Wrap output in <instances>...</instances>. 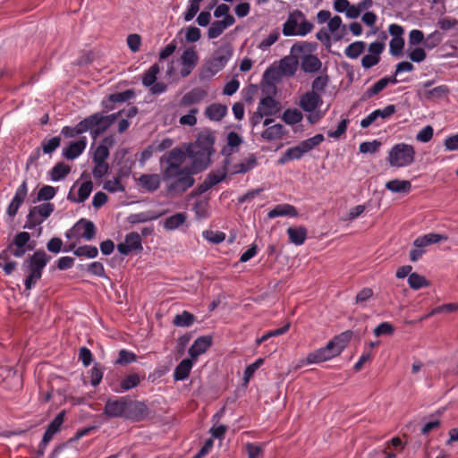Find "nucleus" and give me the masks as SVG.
I'll return each instance as SVG.
<instances>
[{"mask_svg": "<svg viewBox=\"0 0 458 458\" xmlns=\"http://www.w3.org/2000/svg\"><path fill=\"white\" fill-rule=\"evenodd\" d=\"M387 87V82L386 80L381 78L376 83H374L370 88H369L360 97V101L365 102L374 96L378 95L381 91H383Z\"/></svg>", "mask_w": 458, "mask_h": 458, "instance_id": "obj_34", "label": "nucleus"}, {"mask_svg": "<svg viewBox=\"0 0 458 458\" xmlns=\"http://www.w3.org/2000/svg\"><path fill=\"white\" fill-rule=\"evenodd\" d=\"M298 63L296 60L284 57L280 61L278 71L282 75L284 76H293L297 71Z\"/></svg>", "mask_w": 458, "mask_h": 458, "instance_id": "obj_31", "label": "nucleus"}, {"mask_svg": "<svg viewBox=\"0 0 458 458\" xmlns=\"http://www.w3.org/2000/svg\"><path fill=\"white\" fill-rule=\"evenodd\" d=\"M329 78L326 75H320L318 76L313 81H312V90L311 92H316L319 94L320 92H324L326 87L327 86Z\"/></svg>", "mask_w": 458, "mask_h": 458, "instance_id": "obj_54", "label": "nucleus"}, {"mask_svg": "<svg viewBox=\"0 0 458 458\" xmlns=\"http://www.w3.org/2000/svg\"><path fill=\"white\" fill-rule=\"evenodd\" d=\"M56 194V190L55 187L50 185H44L38 192L37 200H50L54 199Z\"/></svg>", "mask_w": 458, "mask_h": 458, "instance_id": "obj_52", "label": "nucleus"}, {"mask_svg": "<svg viewBox=\"0 0 458 458\" xmlns=\"http://www.w3.org/2000/svg\"><path fill=\"white\" fill-rule=\"evenodd\" d=\"M433 135V127L431 125H427L417 133L416 140L420 142L427 143L431 140Z\"/></svg>", "mask_w": 458, "mask_h": 458, "instance_id": "obj_56", "label": "nucleus"}, {"mask_svg": "<svg viewBox=\"0 0 458 458\" xmlns=\"http://www.w3.org/2000/svg\"><path fill=\"white\" fill-rule=\"evenodd\" d=\"M304 18V13L300 10H295L291 13L283 24V34L286 37L296 36L297 28H299V21Z\"/></svg>", "mask_w": 458, "mask_h": 458, "instance_id": "obj_15", "label": "nucleus"}, {"mask_svg": "<svg viewBox=\"0 0 458 458\" xmlns=\"http://www.w3.org/2000/svg\"><path fill=\"white\" fill-rule=\"evenodd\" d=\"M411 266H409V265L403 266L397 269L396 277L404 278L407 276H409V277H408L409 286H428V282L427 281V279L424 276H422L417 273L411 274Z\"/></svg>", "mask_w": 458, "mask_h": 458, "instance_id": "obj_12", "label": "nucleus"}, {"mask_svg": "<svg viewBox=\"0 0 458 458\" xmlns=\"http://www.w3.org/2000/svg\"><path fill=\"white\" fill-rule=\"evenodd\" d=\"M386 188L392 192H403L407 193L411 189V183L407 180L394 179L388 181L386 183Z\"/></svg>", "mask_w": 458, "mask_h": 458, "instance_id": "obj_30", "label": "nucleus"}, {"mask_svg": "<svg viewBox=\"0 0 458 458\" xmlns=\"http://www.w3.org/2000/svg\"><path fill=\"white\" fill-rule=\"evenodd\" d=\"M55 210V205L47 202L32 207L27 215L25 228L34 229L41 225L44 219L49 217Z\"/></svg>", "mask_w": 458, "mask_h": 458, "instance_id": "obj_6", "label": "nucleus"}, {"mask_svg": "<svg viewBox=\"0 0 458 458\" xmlns=\"http://www.w3.org/2000/svg\"><path fill=\"white\" fill-rule=\"evenodd\" d=\"M93 190V183L91 181H86L81 183L78 191V198H72L71 194L68 195V199L77 202L82 203L84 202L90 195Z\"/></svg>", "mask_w": 458, "mask_h": 458, "instance_id": "obj_36", "label": "nucleus"}, {"mask_svg": "<svg viewBox=\"0 0 458 458\" xmlns=\"http://www.w3.org/2000/svg\"><path fill=\"white\" fill-rule=\"evenodd\" d=\"M228 174H230V169L222 166V168L217 172H212L208 174L206 177V180L213 187L220 182L224 181Z\"/></svg>", "mask_w": 458, "mask_h": 458, "instance_id": "obj_45", "label": "nucleus"}, {"mask_svg": "<svg viewBox=\"0 0 458 458\" xmlns=\"http://www.w3.org/2000/svg\"><path fill=\"white\" fill-rule=\"evenodd\" d=\"M306 152L302 149L301 143L293 148H289L284 156L278 160V164L283 165L286 162L301 159Z\"/></svg>", "mask_w": 458, "mask_h": 458, "instance_id": "obj_32", "label": "nucleus"}, {"mask_svg": "<svg viewBox=\"0 0 458 458\" xmlns=\"http://www.w3.org/2000/svg\"><path fill=\"white\" fill-rule=\"evenodd\" d=\"M227 108L222 104L209 105L205 111V114L212 121H221L226 114Z\"/></svg>", "mask_w": 458, "mask_h": 458, "instance_id": "obj_28", "label": "nucleus"}, {"mask_svg": "<svg viewBox=\"0 0 458 458\" xmlns=\"http://www.w3.org/2000/svg\"><path fill=\"white\" fill-rule=\"evenodd\" d=\"M281 73L278 69L268 68L264 72V79L271 85L280 81Z\"/></svg>", "mask_w": 458, "mask_h": 458, "instance_id": "obj_64", "label": "nucleus"}, {"mask_svg": "<svg viewBox=\"0 0 458 458\" xmlns=\"http://www.w3.org/2000/svg\"><path fill=\"white\" fill-rule=\"evenodd\" d=\"M297 216L296 208L291 204H278L267 213V217L270 219L277 216L295 217Z\"/></svg>", "mask_w": 458, "mask_h": 458, "instance_id": "obj_20", "label": "nucleus"}, {"mask_svg": "<svg viewBox=\"0 0 458 458\" xmlns=\"http://www.w3.org/2000/svg\"><path fill=\"white\" fill-rule=\"evenodd\" d=\"M322 63L320 59L314 55H305L301 62V69L305 72H316L321 69Z\"/></svg>", "mask_w": 458, "mask_h": 458, "instance_id": "obj_29", "label": "nucleus"}, {"mask_svg": "<svg viewBox=\"0 0 458 458\" xmlns=\"http://www.w3.org/2000/svg\"><path fill=\"white\" fill-rule=\"evenodd\" d=\"M449 93V88L443 84L437 86L433 89H427L424 92V96L427 99H440L447 96Z\"/></svg>", "mask_w": 458, "mask_h": 458, "instance_id": "obj_42", "label": "nucleus"}, {"mask_svg": "<svg viewBox=\"0 0 458 458\" xmlns=\"http://www.w3.org/2000/svg\"><path fill=\"white\" fill-rule=\"evenodd\" d=\"M76 234L87 241H91L96 236V226L90 220L81 218L73 226Z\"/></svg>", "mask_w": 458, "mask_h": 458, "instance_id": "obj_13", "label": "nucleus"}, {"mask_svg": "<svg viewBox=\"0 0 458 458\" xmlns=\"http://www.w3.org/2000/svg\"><path fill=\"white\" fill-rule=\"evenodd\" d=\"M415 149L407 143H398L392 147L388 152V162L393 167H404L411 165L415 160Z\"/></svg>", "mask_w": 458, "mask_h": 458, "instance_id": "obj_4", "label": "nucleus"}, {"mask_svg": "<svg viewBox=\"0 0 458 458\" xmlns=\"http://www.w3.org/2000/svg\"><path fill=\"white\" fill-rule=\"evenodd\" d=\"M258 165L257 157L254 154L249 155L248 157L244 158L241 163L233 165L230 167L231 174H245Z\"/></svg>", "mask_w": 458, "mask_h": 458, "instance_id": "obj_19", "label": "nucleus"}, {"mask_svg": "<svg viewBox=\"0 0 458 458\" xmlns=\"http://www.w3.org/2000/svg\"><path fill=\"white\" fill-rule=\"evenodd\" d=\"M285 132L284 126L277 123L268 126L265 131H263L261 137L267 141H272L281 140L285 135Z\"/></svg>", "mask_w": 458, "mask_h": 458, "instance_id": "obj_25", "label": "nucleus"}, {"mask_svg": "<svg viewBox=\"0 0 458 458\" xmlns=\"http://www.w3.org/2000/svg\"><path fill=\"white\" fill-rule=\"evenodd\" d=\"M258 108L261 109L263 114H266V116H271L278 113L280 104L272 97L267 96L260 99Z\"/></svg>", "mask_w": 458, "mask_h": 458, "instance_id": "obj_21", "label": "nucleus"}, {"mask_svg": "<svg viewBox=\"0 0 458 458\" xmlns=\"http://www.w3.org/2000/svg\"><path fill=\"white\" fill-rule=\"evenodd\" d=\"M137 185L145 191L154 192L161 184V176L157 174H143L136 179Z\"/></svg>", "mask_w": 458, "mask_h": 458, "instance_id": "obj_11", "label": "nucleus"}, {"mask_svg": "<svg viewBox=\"0 0 458 458\" xmlns=\"http://www.w3.org/2000/svg\"><path fill=\"white\" fill-rule=\"evenodd\" d=\"M109 157V149L104 145H98L93 154V162H106Z\"/></svg>", "mask_w": 458, "mask_h": 458, "instance_id": "obj_60", "label": "nucleus"}, {"mask_svg": "<svg viewBox=\"0 0 458 458\" xmlns=\"http://www.w3.org/2000/svg\"><path fill=\"white\" fill-rule=\"evenodd\" d=\"M194 322V316L188 311H182L174 317V324L177 327H189Z\"/></svg>", "mask_w": 458, "mask_h": 458, "instance_id": "obj_49", "label": "nucleus"}, {"mask_svg": "<svg viewBox=\"0 0 458 458\" xmlns=\"http://www.w3.org/2000/svg\"><path fill=\"white\" fill-rule=\"evenodd\" d=\"M233 55V48L230 44L220 46L212 55L209 61V68L214 72L222 70Z\"/></svg>", "mask_w": 458, "mask_h": 458, "instance_id": "obj_8", "label": "nucleus"}, {"mask_svg": "<svg viewBox=\"0 0 458 458\" xmlns=\"http://www.w3.org/2000/svg\"><path fill=\"white\" fill-rule=\"evenodd\" d=\"M373 297V292L371 288H363L360 290L356 297H355V303L365 306L366 302L369 301Z\"/></svg>", "mask_w": 458, "mask_h": 458, "instance_id": "obj_59", "label": "nucleus"}, {"mask_svg": "<svg viewBox=\"0 0 458 458\" xmlns=\"http://www.w3.org/2000/svg\"><path fill=\"white\" fill-rule=\"evenodd\" d=\"M137 356L135 353L126 351L121 350L118 354V359L116 360V364L125 365L131 362L136 361Z\"/></svg>", "mask_w": 458, "mask_h": 458, "instance_id": "obj_58", "label": "nucleus"}, {"mask_svg": "<svg viewBox=\"0 0 458 458\" xmlns=\"http://www.w3.org/2000/svg\"><path fill=\"white\" fill-rule=\"evenodd\" d=\"M87 139L81 137L79 140L71 142L69 146L63 150V156L69 160L77 158L86 148Z\"/></svg>", "mask_w": 458, "mask_h": 458, "instance_id": "obj_18", "label": "nucleus"}, {"mask_svg": "<svg viewBox=\"0 0 458 458\" xmlns=\"http://www.w3.org/2000/svg\"><path fill=\"white\" fill-rule=\"evenodd\" d=\"M182 65L196 67L199 62V56L195 47H187L181 56Z\"/></svg>", "mask_w": 458, "mask_h": 458, "instance_id": "obj_39", "label": "nucleus"}, {"mask_svg": "<svg viewBox=\"0 0 458 458\" xmlns=\"http://www.w3.org/2000/svg\"><path fill=\"white\" fill-rule=\"evenodd\" d=\"M135 96L133 89H127L123 92L109 95L108 99L113 103H123L130 100Z\"/></svg>", "mask_w": 458, "mask_h": 458, "instance_id": "obj_51", "label": "nucleus"}, {"mask_svg": "<svg viewBox=\"0 0 458 458\" xmlns=\"http://www.w3.org/2000/svg\"><path fill=\"white\" fill-rule=\"evenodd\" d=\"M264 360L262 358L258 359L255 362L249 365L244 370L243 379L245 383H248L256 370L263 364Z\"/></svg>", "mask_w": 458, "mask_h": 458, "instance_id": "obj_63", "label": "nucleus"}, {"mask_svg": "<svg viewBox=\"0 0 458 458\" xmlns=\"http://www.w3.org/2000/svg\"><path fill=\"white\" fill-rule=\"evenodd\" d=\"M50 259L51 257L45 250H38L25 260L24 265L27 266L29 275L24 280V286H31L37 284L42 276L44 267Z\"/></svg>", "mask_w": 458, "mask_h": 458, "instance_id": "obj_3", "label": "nucleus"}, {"mask_svg": "<svg viewBox=\"0 0 458 458\" xmlns=\"http://www.w3.org/2000/svg\"><path fill=\"white\" fill-rule=\"evenodd\" d=\"M28 194V186L27 182L23 181L21 184L17 188L15 194L12 199V202L21 207L24 202Z\"/></svg>", "mask_w": 458, "mask_h": 458, "instance_id": "obj_48", "label": "nucleus"}, {"mask_svg": "<svg viewBox=\"0 0 458 458\" xmlns=\"http://www.w3.org/2000/svg\"><path fill=\"white\" fill-rule=\"evenodd\" d=\"M404 47V39L402 38H392L389 42V52L393 56L399 57L403 55V49Z\"/></svg>", "mask_w": 458, "mask_h": 458, "instance_id": "obj_50", "label": "nucleus"}, {"mask_svg": "<svg viewBox=\"0 0 458 458\" xmlns=\"http://www.w3.org/2000/svg\"><path fill=\"white\" fill-rule=\"evenodd\" d=\"M302 118H303V115H302L301 112L296 108L286 109L284 112L283 116H282V119L284 120V122L290 125L300 123L302 120Z\"/></svg>", "mask_w": 458, "mask_h": 458, "instance_id": "obj_44", "label": "nucleus"}, {"mask_svg": "<svg viewBox=\"0 0 458 458\" xmlns=\"http://www.w3.org/2000/svg\"><path fill=\"white\" fill-rule=\"evenodd\" d=\"M235 19L233 16H227L223 20L215 21L211 23L208 30V38L214 39L218 38L230 26L233 25Z\"/></svg>", "mask_w": 458, "mask_h": 458, "instance_id": "obj_14", "label": "nucleus"}, {"mask_svg": "<svg viewBox=\"0 0 458 458\" xmlns=\"http://www.w3.org/2000/svg\"><path fill=\"white\" fill-rule=\"evenodd\" d=\"M160 72V67L158 64H154L151 65L148 70H147L142 78V84L145 87H150L157 81V75Z\"/></svg>", "mask_w": 458, "mask_h": 458, "instance_id": "obj_43", "label": "nucleus"}, {"mask_svg": "<svg viewBox=\"0 0 458 458\" xmlns=\"http://www.w3.org/2000/svg\"><path fill=\"white\" fill-rule=\"evenodd\" d=\"M442 240H446V236H444L439 233H430L416 238L413 242V245L416 248L423 249L424 247L429 246L434 243H437Z\"/></svg>", "mask_w": 458, "mask_h": 458, "instance_id": "obj_24", "label": "nucleus"}, {"mask_svg": "<svg viewBox=\"0 0 458 458\" xmlns=\"http://www.w3.org/2000/svg\"><path fill=\"white\" fill-rule=\"evenodd\" d=\"M207 96L206 90L201 88H195L187 92L181 99V105L189 106L193 104L199 103Z\"/></svg>", "mask_w": 458, "mask_h": 458, "instance_id": "obj_22", "label": "nucleus"}, {"mask_svg": "<svg viewBox=\"0 0 458 458\" xmlns=\"http://www.w3.org/2000/svg\"><path fill=\"white\" fill-rule=\"evenodd\" d=\"M70 172L71 167L69 165L64 164V162H59L55 164V166L51 169V179L55 182L60 181L64 179Z\"/></svg>", "mask_w": 458, "mask_h": 458, "instance_id": "obj_40", "label": "nucleus"}, {"mask_svg": "<svg viewBox=\"0 0 458 458\" xmlns=\"http://www.w3.org/2000/svg\"><path fill=\"white\" fill-rule=\"evenodd\" d=\"M61 144V138L55 136L50 139H44L40 144V149L44 154L51 155L55 152Z\"/></svg>", "mask_w": 458, "mask_h": 458, "instance_id": "obj_41", "label": "nucleus"}, {"mask_svg": "<svg viewBox=\"0 0 458 458\" xmlns=\"http://www.w3.org/2000/svg\"><path fill=\"white\" fill-rule=\"evenodd\" d=\"M365 48L364 41H355L346 47L344 55L350 59H356L365 51Z\"/></svg>", "mask_w": 458, "mask_h": 458, "instance_id": "obj_37", "label": "nucleus"}, {"mask_svg": "<svg viewBox=\"0 0 458 458\" xmlns=\"http://www.w3.org/2000/svg\"><path fill=\"white\" fill-rule=\"evenodd\" d=\"M203 237L212 243H220L225 239V234L223 232H214L207 230L203 232Z\"/></svg>", "mask_w": 458, "mask_h": 458, "instance_id": "obj_57", "label": "nucleus"}, {"mask_svg": "<svg viewBox=\"0 0 458 458\" xmlns=\"http://www.w3.org/2000/svg\"><path fill=\"white\" fill-rule=\"evenodd\" d=\"M442 41V36L438 31H434L428 35L427 38L424 40V45L428 48H434L438 46Z\"/></svg>", "mask_w": 458, "mask_h": 458, "instance_id": "obj_62", "label": "nucleus"}, {"mask_svg": "<svg viewBox=\"0 0 458 458\" xmlns=\"http://www.w3.org/2000/svg\"><path fill=\"white\" fill-rule=\"evenodd\" d=\"M186 219L187 216L185 213H176L165 219L164 227L169 231L175 230L183 225Z\"/></svg>", "mask_w": 458, "mask_h": 458, "instance_id": "obj_38", "label": "nucleus"}, {"mask_svg": "<svg viewBox=\"0 0 458 458\" xmlns=\"http://www.w3.org/2000/svg\"><path fill=\"white\" fill-rule=\"evenodd\" d=\"M211 344L212 337L210 335L198 337L189 349V354L191 358L193 360H196L200 354L206 352Z\"/></svg>", "mask_w": 458, "mask_h": 458, "instance_id": "obj_16", "label": "nucleus"}, {"mask_svg": "<svg viewBox=\"0 0 458 458\" xmlns=\"http://www.w3.org/2000/svg\"><path fill=\"white\" fill-rule=\"evenodd\" d=\"M352 332L347 330L341 333L322 348H319L307 355V362L310 364L320 363L338 356L347 346L352 339Z\"/></svg>", "mask_w": 458, "mask_h": 458, "instance_id": "obj_2", "label": "nucleus"}, {"mask_svg": "<svg viewBox=\"0 0 458 458\" xmlns=\"http://www.w3.org/2000/svg\"><path fill=\"white\" fill-rule=\"evenodd\" d=\"M173 182L167 186V191L171 193H182L191 188L194 183L191 172L188 168L174 173Z\"/></svg>", "mask_w": 458, "mask_h": 458, "instance_id": "obj_7", "label": "nucleus"}, {"mask_svg": "<svg viewBox=\"0 0 458 458\" xmlns=\"http://www.w3.org/2000/svg\"><path fill=\"white\" fill-rule=\"evenodd\" d=\"M125 243L130 247L131 250L142 249L141 238L138 233L132 232L125 236Z\"/></svg>", "mask_w": 458, "mask_h": 458, "instance_id": "obj_53", "label": "nucleus"}, {"mask_svg": "<svg viewBox=\"0 0 458 458\" xmlns=\"http://www.w3.org/2000/svg\"><path fill=\"white\" fill-rule=\"evenodd\" d=\"M148 416V408L146 403L131 400L127 396L126 418L133 421H140Z\"/></svg>", "mask_w": 458, "mask_h": 458, "instance_id": "obj_9", "label": "nucleus"}, {"mask_svg": "<svg viewBox=\"0 0 458 458\" xmlns=\"http://www.w3.org/2000/svg\"><path fill=\"white\" fill-rule=\"evenodd\" d=\"M104 189L109 192L123 191L124 187L121 182L120 177H115L114 180H107L104 182Z\"/></svg>", "mask_w": 458, "mask_h": 458, "instance_id": "obj_55", "label": "nucleus"}, {"mask_svg": "<svg viewBox=\"0 0 458 458\" xmlns=\"http://www.w3.org/2000/svg\"><path fill=\"white\" fill-rule=\"evenodd\" d=\"M95 166L92 170V174L94 178L100 179L106 174H107L109 170V165L106 162H94Z\"/></svg>", "mask_w": 458, "mask_h": 458, "instance_id": "obj_61", "label": "nucleus"}, {"mask_svg": "<svg viewBox=\"0 0 458 458\" xmlns=\"http://www.w3.org/2000/svg\"><path fill=\"white\" fill-rule=\"evenodd\" d=\"M215 132L209 130H204L198 134L195 142L189 145L187 153L192 159V173H199L209 165L211 155L215 152Z\"/></svg>", "mask_w": 458, "mask_h": 458, "instance_id": "obj_1", "label": "nucleus"}, {"mask_svg": "<svg viewBox=\"0 0 458 458\" xmlns=\"http://www.w3.org/2000/svg\"><path fill=\"white\" fill-rule=\"evenodd\" d=\"M324 140L323 134H316L315 136L309 138L301 142L302 149L307 153L312 150L314 148L318 146Z\"/></svg>", "mask_w": 458, "mask_h": 458, "instance_id": "obj_47", "label": "nucleus"}, {"mask_svg": "<svg viewBox=\"0 0 458 458\" xmlns=\"http://www.w3.org/2000/svg\"><path fill=\"white\" fill-rule=\"evenodd\" d=\"M141 380V377L136 374L132 373L128 376H126L120 382V388L115 389V392L117 393H123L125 391H128L130 389H132L136 387Z\"/></svg>", "mask_w": 458, "mask_h": 458, "instance_id": "obj_35", "label": "nucleus"}, {"mask_svg": "<svg viewBox=\"0 0 458 458\" xmlns=\"http://www.w3.org/2000/svg\"><path fill=\"white\" fill-rule=\"evenodd\" d=\"M106 120L102 113H95L86 117L88 130L97 127L99 131H106L111 126Z\"/></svg>", "mask_w": 458, "mask_h": 458, "instance_id": "obj_23", "label": "nucleus"}, {"mask_svg": "<svg viewBox=\"0 0 458 458\" xmlns=\"http://www.w3.org/2000/svg\"><path fill=\"white\" fill-rule=\"evenodd\" d=\"M73 253L77 257H87L89 259H94L98 255V250L95 246L84 245L75 249Z\"/></svg>", "mask_w": 458, "mask_h": 458, "instance_id": "obj_46", "label": "nucleus"}, {"mask_svg": "<svg viewBox=\"0 0 458 458\" xmlns=\"http://www.w3.org/2000/svg\"><path fill=\"white\" fill-rule=\"evenodd\" d=\"M287 234L292 243L302 245L307 239V229L303 226L289 227Z\"/></svg>", "mask_w": 458, "mask_h": 458, "instance_id": "obj_26", "label": "nucleus"}, {"mask_svg": "<svg viewBox=\"0 0 458 458\" xmlns=\"http://www.w3.org/2000/svg\"><path fill=\"white\" fill-rule=\"evenodd\" d=\"M193 366V360L184 359L175 368L174 372V377L175 380L186 379Z\"/></svg>", "mask_w": 458, "mask_h": 458, "instance_id": "obj_27", "label": "nucleus"}, {"mask_svg": "<svg viewBox=\"0 0 458 458\" xmlns=\"http://www.w3.org/2000/svg\"><path fill=\"white\" fill-rule=\"evenodd\" d=\"M86 118L81 121L76 126H64L62 128L61 133L66 138H74L80 134L88 131Z\"/></svg>", "mask_w": 458, "mask_h": 458, "instance_id": "obj_33", "label": "nucleus"}, {"mask_svg": "<svg viewBox=\"0 0 458 458\" xmlns=\"http://www.w3.org/2000/svg\"><path fill=\"white\" fill-rule=\"evenodd\" d=\"M322 98L316 92H306L300 100V106L306 112H313L322 105Z\"/></svg>", "mask_w": 458, "mask_h": 458, "instance_id": "obj_17", "label": "nucleus"}, {"mask_svg": "<svg viewBox=\"0 0 458 458\" xmlns=\"http://www.w3.org/2000/svg\"><path fill=\"white\" fill-rule=\"evenodd\" d=\"M127 396L108 399L104 408V414L108 418H126Z\"/></svg>", "mask_w": 458, "mask_h": 458, "instance_id": "obj_10", "label": "nucleus"}, {"mask_svg": "<svg viewBox=\"0 0 458 458\" xmlns=\"http://www.w3.org/2000/svg\"><path fill=\"white\" fill-rule=\"evenodd\" d=\"M185 157L183 150L175 148L161 157V163H166L167 165L163 171V179L165 181H171L174 175V173L182 169V165L185 160Z\"/></svg>", "mask_w": 458, "mask_h": 458, "instance_id": "obj_5", "label": "nucleus"}]
</instances>
